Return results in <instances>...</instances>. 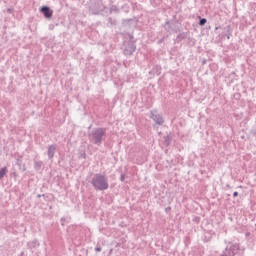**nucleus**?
I'll return each mask as SVG.
<instances>
[{
  "label": "nucleus",
  "instance_id": "3",
  "mask_svg": "<svg viewBox=\"0 0 256 256\" xmlns=\"http://www.w3.org/2000/svg\"><path fill=\"white\" fill-rule=\"evenodd\" d=\"M91 185L96 191H107V189H109V181L106 176L101 173H97L93 176Z\"/></svg>",
  "mask_w": 256,
  "mask_h": 256
},
{
  "label": "nucleus",
  "instance_id": "33",
  "mask_svg": "<svg viewBox=\"0 0 256 256\" xmlns=\"http://www.w3.org/2000/svg\"><path fill=\"white\" fill-rule=\"evenodd\" d=\"M255 228H256V224H255Z\"/></svg>",
  "mask_w": 256,
  "mask_h": 256
},
{
  "label": "nucleus",
  "instance_id": "27",
  "mask_svg": "<svg viewBox=\"0 0 256 256\" xmlns=\"http://www.w3.org/2000/svg\"><path fill=\"white\" fill-rule=\"evenodd\" d=\"M129 38H130V41H131L133 39V35H130Z\"/></svg>",
  "mask_w": 256,
  "mask_h": 256
},
{
  "label": "nucleus",
  "instance_id": "12",
  "mask_svg": "<svg viewBox=\"0 0 256 256\" xmlns=\"http://www.w3.org/2000/svg\"><path fill=\"white\" fill-rule=\"evenodd\" d=\"M41 167H43V161H35L34 162L35 171H41Z\"/></svg>",
  "mask_w": 256,
  "mask_h": 256
},
{
  "label": "nucleus",
  "instance_id": "7",
  "mask_svg": "<svg viewBox=\"0 0 256 256\" xmlns=\"http://www.w3.org/2000/svg\"><path fill=\"white\" fill-rule=\"evenodd\" d=\"M55 151H57V145L52 144L48 146V150H47L48 159H53L55 157Z\"/></svg>",
  "mask_w": 256,
  "mask_h": 256
},
{
  "label": "nucleus",
  "instance_id": "5",
  "mask_svg": "<svg viewBox=\"0 0 256 256\" xmlns=\"http://www.w3.org/2000/svg\"><path fill=\"white\" fill-rule=\"evenodd\" d=\"M137 51V45L135 44V41H128L125 48H124V55H133Z\"/></svg>",
  "mask_w": 256,
  "mask_h": 256
},
{
  "label": "nucleus",
  "instance_id": "17",
  "mask_svg": "<svg viewBox=\"0 0 256 256\" xmlns=\"http://www.w3.org/2000/svg\"><path fill=\"white\" fill-rule=\"evenodd\" d=\"M108 23H110V25H117V21L113 20V18H108Z\"/></svg>",
  "mask_w": 256,
  "mask_h": 256
},
{
  "label": "nucleus",
  "instance_id": "21",
  "mask_svg": "<svg viewBox=\"0 0 256 256\" xmlns=\"http://www.w3.org/2000/svg\"><path fill=\"white\" fill-rule=\"evenodd\" d=\"M169 211H171V207L170 206L165 208V213H169Z\"/></svg>",
  "mask_w": 256,
  "mask_h": 256
},
{
  "label": "nucleus",
  "instance_id": "25",
  "mask_svg": "<svg viewBox=\"0 0 256 256\" xmlns=\"http://www.w3.org/2000/svg\"><path fill=\"white\" fill-rule=\"evenodd\" d=\"M252 135L256 138V129L252 131Z\"/></svg>",
  "mask_w": 256,
  "mask_h": 256
},
{
  "label": "nucleus",
  "instance_id": "15",
  "mask_svg": "<svg viewBox=\"0 0 256 256\" xmlns=\"http://www.w3.org/2000/svg\"><path fill=\"white\" fill-rule=\"evenodd\" d=\"M7 174V167H3L0 169V179H3L5 175Z\"/></svg>",
  "mask_w": 256,
  "mask_h": 256
},
{
  "label": "nucleus",
  "instance_id": "8",
  "mask_svg": "<svg viewBox=\"0 0 256 256\" xmlns=\"http://www.w3.org/2000/svg\"><path fill=\"white\" fill-rule=\"evenodd\" d=\"M40 243L39 240L34 239L31 242L27 243L28 249H37V247H39Z\"/></svg>",
  "mask_w": 256,
  "mask_h": 256
},
{
  "label": "nucleus",
  "instance_id": "1",
  "mask_svg": "<svg viewBox=\"0 0 256 256\" xmlns=\"http://www.w3.org/2000/svg\"><path fill=\"white\" fill-rule=\"evenodd\" d=\"M226 248L220 256H245V248L241 244L233 241H224Z\"/></svg>",
  "mask_w": 256,
  "mask_h": 256
},
{
  "label": "nucleus",
  "instance_id": "32",
  "mask_svg": "<svg viewBox=\"0 0 256 256\" xmlns=\"http://www.w3.org/2000/svg\"><path fill=\"white\" fill-rule=\"evenodd\" d=\"M204 241H209V240L204 239Z\"/></svg>",
  "mask_w": 256,
  "mask_h": 256
},
{
  "label": "nucleus",
  "instance_id": "10",
  "mask_svg": "<svg viewBox=\"0 0 256 256\" xmlns=\"http://www.w3.org/2000/svg\"><path fill=\"white\" fill-rule=\"evenodd\" d=\"M161 66L160 65H155L153 68H152V73L154 75H161Z\"/></svg>",
  "mask_w": 256,
  "mask_h": 256
},
{
  "label": "nucleus",
  "instance_id": "23",
  "mask_svg": "<svg viewBox=\"0 0 256 256\" xmlns=\"http://www.w3.org/2000/svg\"><path fill=\"white\" fill-rule=\"evenodd\" d=\"M120 181H125V175H124V174H122V175L120 176Z\"/></svg>",
  "mask_w": 256,
  "mask_h": 256
},
{
  "label": "nucleus",
  "instance_id": "11",
  "mask_svg": "<svg viewBox=\"0 0 256 256\" xmlns=\"http://www.w3.org/2000/svg\"><path fill=\"white\" fill-rule=\"evenodd\" d=\"M176 39H177L178 43L183 41V39H187V32H182V33L178 34Z\"/></svg>",
  "mask_w": 256,
  "mask_h": 256
},
{
  "label": "nucleus",
  "instance_id": "26",
  "mask_svg": "<svg viewBox=\"0 0 256 256\" xmlns=\"http://www.w3.org/2000/svg\"><path fill=\"white\" fill-rule=\"evenodd\" d=\"M250 235H251V233H249V232H248V233H246V237H249Z\"/></svg>",
  "mask_w": 256,
  "mask_h": 256
},
{
  "label": "nucleus",
  "instance_id": "28",
  "mask_svg": "<svg viewBox=\"0 0 256 256\" xmlns=\"http://www.w3.org/2000/svg\"><path fill=\"white\" fill-rule=\"evenodd\" d=\"M165 25H169V21H166Z\"/></svg>",
  "mask_w": 256,
  "mask_h": 256
},
{
  "label": "nucleus",
  "instance_id": "24",
  "mask_svg": "<svg viewBox=\"0 0 256 256\" xmlns=\"http://www.w3.org/2000/svg\"><path fill=\"white\" fill-rule=\"evenodd\" d=\"M40 197H45V194H42V195H41V194H38V195H37V198L40 199Z\"/></svg>",
  "mask_w": 256,
  "mask_h": 256
},
{
  "label": "nucleus",
  "instance_id": "9",
  "mask_svg": "<svg viewBox=\"0 0 256 256\" xmlns=\"http://www.w3.org/2000/svg\"><path fill=\"white\" fill-rule=\"evenodd\" d=\"M224 31H226L225 36L227 37V39H231V35L233 33V30H231V26L228 25L224 28Z\"/></svg>",
  "mask_w": 256,
  "mask_h": 256
},
{
  "label": "nucleus",
  "instance_id": "31",
  "mask_svg": "<svg viewBox=\"0 0 256 256\" xmlns=\"http://www.w3.org/2000/svg\"><path fill=\"white\" fill-rule=\"evenodd\" d=\"M203 65H205V60L203 61Z\"/></svg>",
  "mask_w": 256,
  "mask_h": 256
},
{
  "label": "nucleus",
  "instance_id": "30",
  "mask_svg": "<svg viewBox=\"0 0 256 256\" xmlns=\"http://www.w3.org/2000/svg\"><path fill=\"white\" fill-rule=\"evenodd\" d=\"M49 209H53V206H49Z\"/></svg>",
  "mask_w": 256,
  "mask_h": 256
},
{
  "label": "nucleus",
  "instance_id": "20",
  "mask_svg": "<svg viewBox=\"0 0 256 256\" xmlns=\"http://www.w3.org/2000/svg\"><path fill=\"white\" fill-rule=\"evenodd\" d=\"M163 41H165V37H163L160 40H158V45H161V43H163Z\"/></svg>",
  "mask_w": 256,
  "mask_h": 256
},
{
  "label": "nucleus",
  "instance_id": "22",
  "mask_svg": "<svg viewBox=\"0 0 256 256\" xmlns=\"http://www.w3.org/2000/svg\"><path fill=\"white\" fill-rule=\"evenodd\" d=\"M233 197H234V198H235V197H239V192L235 191V192L233 193Z\"/></svg>",
  "mask_w": 256,
  "mask_h": 256
},
{
  "label": "nucleus",
  "instance_id": "6",
  "mask_svg": "<svg viewBox=\"0 0 256 256\" xmlns=\"http://www.w3.org/2000/svg\"><path fill=\"white\" fill-rule=\"evenodd\" d=\"M40 12L44 15L45 19H51L53 17V10L49 6H42Z\"/></svg>",
  "mask_w": 256,
  "mask_h": 256
},
{
  "label": "nucleus",
  "instance_id": "18",
  "mask_svg": "<svg viewBox=\"0 0 256 256\" xmlns=\"http://www.w3.org/2000/svg\"><path fill=\"white\" fill-rule=\"evenodd\" d=\"M117 11H118L117 6L110 7V13L117 12Z\"/></svg>",
  "mask_w": 256,
  "mask_h": 256
},
{
  "label": "nucleus",
  "instance_id": "14",
  "mask_svg": "<svg viewBox=\"0 0 256 256\" xmlns=\"http://www.w3.org/2000/svg\"><path fill=\"white\" fill-rule=\"evenodd\" d=\"M164 145H166V147H169V145H171V136L167 135L164 137Z\"/></svg>",
  "mask_w": 256,
  "mask_h": 256
},
{
  "label": "nucleus",
  "instance_id": "29",
  "mask_svg": "<svg viewBox=\"0 0 256 256\" xmlns=\"http://www.w3.org/2000/svg\"><path fill=\"white\" fill-rule=\"evenodd\" d=\"M166 31H171V29L170 28H166Z\"/></svg>",
  "mask_w": 256,
  "mask_h": 256
},
{
  "label": "nucleus",
  "instance_id": "13",
  "mask_svg": "<svg viewBox=\"0 0 256 256\" xmlns=\"http://www.w3.org/2000/svg\"><path fill=\"white\" fill-rule=\"evenodd\" d=\"M198 19H199L198 25H200V27L205 26V24L207 23V19L206 18H202L201 16H198Z\"/></svg>",
  "mask_w": 256,
  "mask_h": 256
},
{
  "label": "nucleus",
  "instance_id": "19",
  "mask_svg": "<svg viewBox=\"0 0 256 256\" xmlns=\"http://www.w3.org/2000/svg\"><path fill=\"white\" fill-rule=\"evenodd\" d=\"M95 251H96V253H101V251H102L101 246H97V247L95 248Z\"/></svg>",
  "mask_w": 256,
  "mask_h": 256
},
{
  "label": "nucleus",
  "instance_id": "4",
  "mask_svg": "<svg viewBox=\"0 0 256 256\" xmlns=\"http://www.w3.org/2000/svg\"><path fill=\"white\" fill-rule=\"evenodd\" d=\"M150 119L156 123V125H163L165 123V119H163V115L159 114L157 110L150 111Z\"/></svg>",
  "mask_w": 256,
  "mask_h": 256
},
{
  "label": "nucleus",
  "instance_id": "16",
  "mask_svg": "<svg viewBox=\"0 0 256 256\" xmlns=\"http://www.w3.org/2000/svg\"><path fill=\"white\" fill-rule=\"evenodd\" d=\"M70 220H71V217H67V218L62 217V218L60 219L61 225H62V226H65V223H63V222H64V221H67V223H69Z\"/></svg>",
  "mask_w": 256,
  "mask_h": 256
},
{
  "label": "nucleus",
  "instance_id": "2",
  "mask_svg": "<svg viewBox=\"0 0 256 256\" xmlns=\"http://www.w3.org/2000/svg\"><path fill=\"white\" fill-rule=\"evenodd\" d=\"M105 135H107V128H93L92 131L88 134V139L93 145H101L105 140Z\"/></svg>",
  "mask_w": 256,
  "mask_h": 256
}]
</instances>
